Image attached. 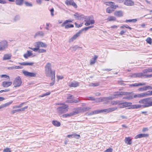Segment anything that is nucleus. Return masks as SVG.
<instances>
[{"label": "nucleus", "mask_w": 152, "mask_h": 152, "mask_svg": "<svg viewBox=\"0 0 152 152\" xmlns=\"http://www.w3.org/2000/svg\"><path fill=\"white\" fill-rule=\"evenodd\" d=\"M68 105L66 104H63L62 106L58 107L57 108L58 113L60 114H61L66 112L68 110L66 109L68 107Z\"/></svg>", "instance_id": "5"}, {"label": "nucleus", "mask_w": 152, "mask_h": 152, "mask_svg": "<svg viewBox=\"0 0 152 152\" xmlns=\"http://www.w3.org/2000/svg\"><path fill=\"white\" fill-rule=\"evenodd\" d=\"M76 136H78L79 137H80V135H78L76 133H74L72 134L68 135L67 136V137L69 138H74Z\"/></svg>", "instance_id": "32"}, {"label": "nucleus", "mask_w": 152, "mask_h": 152, "mask_svg": "<svg viewBox=\"0 0 152 152\" xmlns=\"http://www.w3.org/2000/svg\"><path fill=\"white\" fill-rule=\"evenodd\" d=\"M46 51V50L43 49H40L38 48V52L39 53H42L45 52Z\"/></svg>", "instance_id": "47"}, {"label": "nucleus", "mask_w": 152, "mask_h": 152, "mask_svg": "<svg viewBox=\"0 0 152 152\" xmlns=\"http://www.w3.org/2000/svg\"><path fill=\"white\" fill-rule=\"evenodd\" d=\"M90 109V108L88 107H85L82 108H78L75 111H73L72 113H67L66 114L63 115V117H68L71 116L76 114H78L79 112L81 111H86Z\"/></svg>", "instance_id": "2"}, {"label": "nucleus", "mask_w": 152, "mask_h": 152, "mask_svg": "<svg viewBox=\"0 0 152 152\" xmlns=\"http://www.w3.org/2000/svg\"><path fill=\"white\" fill-rule=\"evenodd\" d=\"M23 0H16V4L18 5H21L23 3Z\"/></svg>", "instance_id": "35"}, {"label": "nucleus", "mask_w": 152, "mask_h": 152, "mask_svg": "<svg viewBox=\"0 0 152 152\" xmlns=\"http://www.w3.org/2000/svg\"><path fill=\"white\" fill-rule=\"evenodd\" d=\"M99 85L98 83H92L90 84V86H98Z\"/></svg>", "instance_id": "56"}, {"label": "nucleus", "mask_w": 152, "mask_h": 152, "mask_svg": "<svg viewBox=\"0 0 152 152\" xmlns=\"http://www.w3.org/2000/svg\"><path fill=\"white\" fill-rule=\"evenodd\" d=\"M12 84L11 81H4L2 82V86L4 87L7 88L10 86Z\"/></svg>", "instance_id": "14"}, {"label": "nucleus", "mask_w": 152, "mask_h": 152, "mask_svg": "<svg viewBox=\"0 0 152 152\" xmlns=\"http://www.w3.org/2000/svg\"><path fill=\"white\" fill-rule=\"evenodd\" d=\"M1 77H4L5 78H7V80H10V77L7 75H2L1 76Z\"/></svg>", "instance_id": "54"}, {"label": "nucleus", "mask_w": 152, "mask_h": 152, "mask_svg": "<svg viewBox=\"0 0 152 152\" xmlns=\"http://www.w3.org/2000/svg\"><path fill=\"white\" fill-rule=\"evenodd\" d=\"M152 89V87L149 86H146L140 88L138 90L140 91H143L147 90H150Z\"/></svg>", "instance_id": "18"}, {"label": "nucleus", "mask_w": 152, "mask_h": 152, "mask_svg": "<svg viewBox=\"0 0 152 152\" xmlns=\"http://www.w3.org/2000/svg\"><path fill=\"white\" fill-rule=\"evenodd\" d=\"M116 96L115 95V93L113 95H112L111 96H110L109 97H108V100H109L110 99H112L116 98Z\"/></svg>", "instance_id": "41"}, {"label": "nucleus", "mask_w": 152, "mask_h": 152, "mask_svg": "<svg viewBox=\"0 0 152 152\" xmlns=\"http://www.w3.org/2000/svg\"><path fill=\"white\" fill-rule=\"evenodd\" d=\"M124 4L128 6H132L134 5V3L132 0H125L124 1Z\"/></svg>", "instance_id": "12"}, {"label": "nucleus", "mask_w": 152, "mask_h": 152, "mask_svg": "<svg viewBox=\"0 0 152 152\" xmlns=\"http://www.w3.org/2000/svg\"><path fill=\"white\" fill-rule=\"evenodd\" d=\"M57 77L58 81H59L60 80H61L63 79L64 78V77L62 76L57 75Z\"/></svg>", "instance_id": "53"}, {"label": "nucleus", "mask_w": 152, "mask_h": 152, "mask_svg": "<svg viewBox=\"0 0 152 152\" xmlns=\"http://www.w3.org/2000/svg\"><path fill=\"white\" fill-rule=\"evenodd\" d=\"M143 76V74L142 73H137L133 74L130 76L133 77H141Z\"/></svg>", "instance_id": "19"}, {"label": "nucleus", "mask_w": 152, "mask_h": 152, "mask_svg": "<svg viewBox=\"0 0 152 152\" xmlns=\"http://www.w3.org/2000/svg\"><path fill=\"white\" fill-rule=\"evenodd\" d=\"M120 95H129L130 94V93L129 92L123 91L120 92Z\"/></svg>", "instance_id": "43"}, {"label": "nucleus", "mask_w": 152, "mask_h": 152, "mask_svg": "<svg viewBox=\"0 0 152 152\" xmlns=\"http://www.w3.org/2000/svg\"><path fill=\"white\" fill-rule=\"evenodd\" d=\"M114 11V7L112 6L108 7L106 10V12L108 13H111Z\"/></svg>", "instance_id": "23"}, {"label": "nucleus", "mask_w": 152, "mask_h": 152, "mask_svg": "<svg viewBox=\"0 0 152 152\" xmlns=\"http://www.w3.org/2000/svg\"><path fill=\"white\" fill-rule=\"evenodd\" d=\"M146 84V83H135L134 84H130L129 85V86L130 87H133L135 86H144Z\"/></svg>", "instance_id": "21"}, {"label": "nucleus", "mask_w": 152, "mask_h": 152, "mask_svg": "<svg viewBox=\"0 0 152 152\" xmlns=\"http://www.w3.org/2000/svg\"><path fill=\"white\" fill-rule=\"evenodd\" d=\"M49 79L50 81V86H52L53 85L55 82V77L54 78V82H53V81L51 79Z\"/></svg>", "instance_id": "44"}, {"label": "nucleus", "mask_w": 152, "mask_h": 152, "mask_svg": "<svg viewBox=\"0 0 152 152\" xmlns=\"http://www.w3.org/2000/svg\"><path fill=\"white\" fill-rule=\"evenodd\" d=\"M117 109L116 107H113L109 108L104 110H100L101 113L105 112L106 113H108L114 111Z\"/></svg>", "instance_id": "9"}, {"label": "nucleus", "mask_w": 152, "mask_h": 152, "mask_svg": "<svg viewBox=\"0 0 152 152\" xmlns=\"http://www.w3.org/2000/svg\"><path fill=\"white\" fill-rule=\"evenodd\" d=\"M73 98V96L70 94H67V99H71Z\"/></svg>", "instance_id": "51"}, {"label": "nucleus", "mask_w": 152, "mask_h": 152, "mask_svg": "<svg viewBox=\"0 0 152 152\" xmlns=\"http://www.w3.org/2000/svg\"><path fill=\"white\" fill-rule=\"evenodd\" d=\"M7 46V42L6 41H3L0 42V51L4 50Z\"/></svg>", "instance_id": "8"}, {"label": "nucleus", "mask_w": 152, "mask_h": 152, "mask_svg": "<svg viewBox=\"0 0 152 152\" xmlns=\"http://www.w3.org/2000/svg\"><path fill=\"white\" fill-rule=\"evenodd\" d=\"M24 3L25 4V5L27 6L31 7L32 6V4L31 3L26 1H25L24 2Z\"/></svg>", "instance_id": "55"}, {"label": "nucleus", "mask_w": 152, "mask_h": 152, "mask_svg": "<svg viewBox=\"0 0 152 152\" xmlns=\"http://www.w3.org/2000/svg\"><path fill=\"white\" fill-rule=\"evenodd\" d=\"M93 111L94 112V114H98V113H101L100 110H95Z\"/></svg>", "instance_id": "61"}, {"label": "nucleus", "mask_w": 152, "mask_h": 152, "mask_svg": "<svg viewBox=\"0 0 152 152\" xmlns=\"http://www.w3.org/2000/svg\"><path fill=\"white\" fill-rule=\"evenodd\" d=\"M102 99H106V98H103L102 97H100L98 99L97 101H96L97 102H102Z\"/></svg>", "instance_id": "58"}, {"label": "nucleus", "mask_w": 152, "mask_h": 152, "mask_svg": "<svg viewBox=\"0 0 152 152\" xmlns=\"http://www.w3.org/2000/svg\"><path fill=\"white\" fill-rule=\"evenodd\" d=\"M114 15L117 17H121L123 15V12L121 10L116 11L114 12Z\"/></svg>", "instance_id": "16"}, {"label": "nucleus", "mask_w": 152, "mask_h": 152, "mask_svg": "<svg viewBox=\"0 0 152 152\" xmlns=\"http://www.w3.org/2000/svg\"><path fill=\"white\" fill-rule=\"evenodd\" d=\"M3 152H11V151L10 148H6L3 150Z\"/></svg>", "instance_id": "52"}, {"label": "nucleus", "mask_w": 152, "mask_h": 152, "mask_svg": "<svg viewBox=\"0 0 152 152\" xmlns=\"http://www.w3.org/2000/svg\"><path fill=\"white\" fill-rule=\"evenodd\" d=\"M74 16H75V18L77 20H81L82 18V15H79L77 13H76L74 14Z\"/></svg>", "instance_id": "30"}, {"label": "nucleus", "mask_w": 152, "mask_h": 152, "mask_svg": "<svg viewBox=\"0 0 152 152\" xmlns=\"http://www.w3.org/2000/svg\"><path fill=\"white\" fill-rule=\"evenodd\" d=\"M147 42L149 44H151L152 43V39L150 37L148 38L146 40Z\"/></svg>", "instance_id": "46"}, {"label": "nucleus", "mask_w": 152, "mask_h": 152, "mask_svg": "<svg viewBox=\"0 0 152 152\" xmlns=\"http://www.w3.org/2000/svg\"><path fill=\"white\" fill-rule=\"evenodd\" d=\"M10 91V89H5L4 90H1L0 91V93H2L3 92H7L9 91Z\"/></svg>", "instance_id": "59"}, {"label": "nucleus", "mask_w": 152, "mask_h": 152, "mask_svg": "<svg viewBox=\"0 0 152 152\" xmlns=\"http://www.w3.org/2000/svg\"><path fill=\"white\" fill-rule=\"evenodd\" d=\"M137 21V19H130V20H126L125 21L126 22H132L133 23H135Z\"/></svg>", "instance_id": "38"}, {"label": "nucleus", "mask_w": 152, "mask_h": 152, "mask_svg": "<svg viewBox=\"0 0 152 152\" xmlns=\"http://www.w3.org/2000/svg\"><path fill=\"white\" fill-rule=\"evenodd\" d=\"M20 19V17L19 16L17 15H16L14 19V20L15 21H17L19 20Z\"/></svg>", "instance_id": "48"}, {"label": "nucleus", "mask_w": 152, "mask_h": 152, "mask_svg": "<svg viewBox=\"0 0 152 152\" xmlns=\"http://www.w3.org/2000/svg\"><path fill=\"white\" fill-rule=\"evenodd\" d=\"M7 3V1L5 0H0V3L5 4Z\"/></svg>", "instance_id": "63"}, {"label": "nucleus", "mask_w": 152, "mask_h": 152, "mask_svg": "<svg viewBox=\"0 0 152 152\" xmlns=\"http://www.w3.org/2000/svg\"><path fill=\"white\" fill-rule=\"evenodd\" d=\"M83 29H82L79 31L77 33L75 34L69 40V42H71L75 40L77 37H79L81 34L82 33Z\"/></svg>", "instance_id": "7"}, {"label": "nucleus", "mask_w": 152, "mask_h": 152, "mask_svg": "<svg viewBox=\"0 0 152 152\" xmlns=\"http://www.w3.org/2000/svg\"><path fill=\"white\" fill-rule=\"evenodd\" d=\"M120 101H112L111 102V104L112 105H116L117 104H119L120 105Z\"/></svg>", "instance_id": "39"}, {"label": "nucleus", "mask_w": 152, "mask_h": 152, "mask_svg": "<svg viewBox=\"0 0 152 152\" xmlns=\"http://www.w3.org/2000/svg\"><path fill=\"white\" fill-rule=\"evenodd\" d=\"M142 95H143L142 97H145V96H148V91L146 92L142 93Z\"/></svg>", "instance_id": "60"}, {"label": "nucleus", "mask_w": 152, "mask_h": 152, "mask_svg": "<svg viewBox=\"0 0 152 152\" xmlns=\"http://www.w3.org/2000/svg\"><path fill=\"white\" fill-rule=\"evenodd\" d=\"M11 56L10 54H4L3 58V60H4L10 59Z\"/></svg>", "instance_id": "26"}, {"label": "nucleus", "mask_w": 152, "mask_h": 152, "mask_svg": "<svg viewBox=\"0 0 152 152\" xmlns=\"http://www.w3.org/2000/svg\"><path fill=\"white\" fill-rule=\"evenodd\" d=\"M85 21L86 22L85 24L86 26H88L90 24H93L95 23V21L94 20H85Z\"/></svg>", "instance_id": "24"}, {"label": "nucleus", "mask_w": 152, "mask_h": 152, "mask_svg": "<svg viewBox=\"0 0 152 152\" xmlns=\"http://www.w3.org/2000/svg\"><path fill=\"white\" fill-rule=\"evenodd\" d=\"M148 134H140L137 135L135 137V139L140 138L142 137H146L148 136Z\"/></svg>", "instance_id": "17"}, {"label": "nucleus", "mask_w": 152, "mask_h": 152, "mask_svg": "<svg viewBox=\"0 0 152 152\" xmlns=\"http://www.w3.org/2000/svg\"><path fill=\"white\" fill-rule=\"evenodd\" d=\"M55 77V70L52 68L51 64L48 63V78L51 79L53 83L54 82V78Z\"/></svg>", "instance_id": "3"}, {"label": "nucleus", "mask_w": 152, "mask_h": 152, "mask_svg": "<svg viewBox=\"0 0 152 152\" xmlns=\"http://www.w3.org/2000/svg\"><path fill=\"white\" fill-rule=\"evenodd\" d=\"M113 151V149L112 148H109L108 149L105 150L104 152H112Z\"/></svg>", "instance_id": "62"}, {"label": "nucleus", "mask_w": 152, "mask_h": 152, "mask_svg": "<svg viewBox=\"0 0 152 152\" xmlns=\"http://www.w3.org/2000/svg\"><path fill=\"white\" fill-rule=\"evenodd\" d=\"M52 123L53 124L56 126H59L61 125L60 122L56 121H53Z\"/></svg>", "instance_id": "33"}, {"label": "nucleus", "mask_w": 152, "mask_h": 152, "mask_svg": "<svg viewBox=\"0 0 152 152\" xmlns=\"http://www.w3.org/2000/svg\"><path fill=\"white\" fill-rule=\"evenodd\" d=\"M116 20V18L115 17L112 16H108L107 19V21H115Z\"/></svg>", "instance_id": "31"}, {"label": "nucleus", "mask_w": 152, "mask_h": 152, "mask_svg": "<svg viewBox=\"0 0 152 152\" xmlns=\"http://www.w3.org/2000/svg\"><path fill=\"white\" fill-rule=\"evenodd\" d=\"M97 57L98 56H97L96 55L94 56V57L90 60V64L92 65L94 64L96 62V60Z\"/></svg>", "instance_id": "22"}, {"label": "nucleus", "mask_w": 152, "mask_h": 152, "mask_svg": "<svg viewBox=\"0 0 152 152\" xmlns=\"http://www.w3.org/2000/svg\"><path fill=\"white\" fill-rule=\"evenodd\" d=\"M44 35V33L42 31H39L37 32L34 36V37H36L37 36H43Z\"/></svg>", "instance_id": "29"}, {"label": "nucleus", "mask_w": 152, "mask_h": 152, "mask_svg": "<svg viewBox=\"0 0 152 152\" xmlns=\"http://www.w3.org/2000/svg\"><path fill=\"white\" fill-rule=\"evenodd\" d=\"M88 100H95V99L93 97L91 96V97H88L87 99Z\"/></svg>", "instance_id": "64"}, {"label": "nucleus", "mask_w": 152, "mask_h": 152, "mask_svg": "<svg viewBox=\"0 0 152 152\" xmlns=\"http://www.w3.org/2000/svg\"><path fill=\"white\" fill-rule=\"evenodd\" d=\"M22 72L26 76L28 77H35L36 76V73L31 72L25 70H23Z\"/></svg>", "instance_id": "6"}, {"label": "nucleus", "mask_w": 152, "mask_h": 152, "mask_svg": "<svg viewBox=\"0 0 152 152\" xmlns=\"http://www.w3.org/2000/svg\"><path fill=\"white\" fill-rule=\"evenodd\" d=\"M142 107V105L140 104H134L131 105V107L129 109H138Z\"/></svg>", "instance_id": "25"}, {"label": "nucleus", "mask_w": 152, "mask_h": 152, "mask_svg": "<svg viewBox=\"0 0 152 152\" xmlns=\"http://www.w3.org/2000/svg\"><path fill=\"white\" fill-rule=\"evenodd\" d=\"M22 82L21 79L19 76L16 77L13 82L14 87L15 88L20 86L22 84Z\"/></svg>", "instance_id": "4"}, {"label": "nucleus", "mask_w": 152, "mask_h": 152, "mask_svg": "<svg viewBox=\"0 0 152 152\" xmlns=\"http://www.w3.org/2000/svg\"><path fill=\"white\" fill-rule=\"evenodd\" d=\"M78 49V46L77 45L72 47L70 48V49H71L72 51H75Z\"/></svg>", "instance_id": "42"}, {"label": "nucleus", "mask_w": 152, "mask_h": 152, "mask_svg": "<svg viewBox=\"0 0 152 152\" xmlns=\"http://www.w3.org/2000/svg\"><path fill=\"white\" fill-rule=\"evenodd\" d=\"M124 141L126 144L128 145H131L132 143V140L129 137H126Z\"/></svg>", "instance_id": "28"}, {"label": "nucleus", "mask_w": 152, "mask_h": 152, "mask_svg": "<svg viewBox=\"0 0 152 152\" xmlns=\"http://www.w3.org/2000/svg\"><path fill=\"white\" fill-rule=\"evenodd\" d=\"M74 27V25L72 24L66 25L65 26V28L66 29H68L69 28H72Z\"/></svg>", "instance_id": "45"}, {"label": "nucleus", "mask_w": 152, "mask_h": 152, "mask_svg": "<svg viewBox=\"0 0 152 152\" xmlns=\"http://www.w3.org/2000/svg\"><path fill=\"white\" fill-rule=\"evenodd\" d=\"M19 64L21 65L24 66H27L29 65L31 66L34 64V63L33 62H23L22 63H19Z\"/></svg>", "instance_id": "27"}, {"label": "nucleus", "mask_w": 152, "mask_h": 152, "mask_svg": "<svg viewBox=\"0 0 152 152\" xmlns=\"http://www.w3.org/2000/svg\"><path fill=\"white\" fill-rule=\"evenodd\" d=\"M12 101H11L10 102L6 103L4 104H3V105H1V106L2 107V108H3V107H6L7 106L9 105H10L12 103Z\"/></svg>", "instance_id": "37"}, {"label": "nucleus", "mask_w": 152, "mask_h": 152, "mask_svg": "<svg viewBox=\"0 0 152 152\" xmlns=\"http://www.w3.org/2000/svg\"><path fill=\"white\" fill-rule=\"evenodd\" d=\"M24 103H25L24 102H23V103H21V104H20L18 105L14 106L13 107V108L15 109V108H20L23 106V105L24 104Z\"/></svg>", "instance_id": "40"}, {"label": "nucleus", "mask_w": 152, "mask_h": 152, "mask_svg": "<svg viewBox=\"0 0 152 152\" xmlns=\"http://www.w3.org/2000/svg\"><path fill=\"white\" fill-rule=\"evenodd\" d=\"M142 72L144 73L152 72V67L144 69L142 71Z\"/></svg>", "instance_id": "34"}, {"label": "nucleus", "mask_w": 152, "mask_h": 152, "mask_svg": "<svg viewBox=\"0 0 152 152\" xmlns=\"http://www.w3.org/2000/svg\"><path fill=\"white\" fill-rule=\"evenodd\" d=\"M50 14H51V16L52 17L54 15V13H53V12H54V9L53 8L51 9L50 10Z\"/></svg>", "instance_id": "57"}, {"label": "nucleus", "mask_w": 152, "mask_h": 152, "mask_svg": "<svg viewBox=\"0 0 152 152\" xmlns=\"http://www.w3.org/2000/svg\"><path fill=\"white\" fill-rule=\"evenodd\" d=\"M65 4L67 5H72L75 8L77 7V5L73 0H66Z\"/></svg>", "instance_id": "10"}, {"label": "nucleus", "mask_w": 152, "mask_h": 152, "mask_svg": "<svg viewBox=\"0 0 152 152\" xmlns=\"http://www.w3.org/2000/svg\"><path fill=\"white\" fill-rule=\"evenodd\" d=\"M35 46L39 48L40 47H47L46 45L41 42H36L35 44Z\"/></svg>", "instance_id": "13"}, {"label": "nucleus", "mask_w": 152, "mask_h": 152, "mask_svg": "<svg viewBox=\"0 0 152 152\" xmlns=\"http://www.w3.org/2000/svg\"><path fill=\"white\" fill-rule=\"evenodd\" d=\"M28 108V106H26L24 107H23V108L19 109V112L24 111L25 110V109H27Z\"/></svg>", "instance_id": "49"}, {"label": "nucleus", "mask_w": 152, "mask_h": 152, "mask_svg": "<svg viewBox=\"0 0 152 152\" xmlns=\"http://www.w3.org/2000/svg\"><path fill=\"white\" fill-rule=\"evenodd\" d=\"M125 82L126 83L127 82L124 81L122 80L121 79H120L118 80V84L121 85H126V84L124 83Z\"/></svg>", "instance_id": "36"}, {"label": "nucleus", "mask_w": 152, "mask_h": 152, "mask_svg": "<svg viewBox=\"0 0 152 152\" xmlns=\"http://www.w3.org/2000/svg\"><path fill=\"white\" fill-rule=\"evenodd\" d=\"M79 83L78 82L74 81L69 83V86L71 87H76L79 86Z\"/></svg>", "instance_id": "15"}, {"label": "nucleus", "mask_w": 152, "mask_h": 152, "mask_svg": "<svg viewBox=\"0 0 152 152\" xmlns=\"http://www.w3.org/2000/svg\"><path fill=\"white\" fill-rule=\"evenodd\" d=\"M132 103L129 102H125L124 103H120V106H119L120 108H124L130 106L131 105Z\"/></svg>", "instance_id": "11"}, {"label": "nucleus", "mask_w": 152, "mask_h": 152, "mask_svg": "<svg viewBox=\"0 0 152 152\" xmlns=\"http://www.w3.org/2000/svg\"><path fill=\"white\" fill-rule=\"evenodd\" d=\"M139 103L144 104L142 105L143 107H146L152 106V98L149 97L140 100L139 102Z\"/></svg>", "instance_id": "1"}, {"label": "nucleus", "mask_w": 152, "mask_h": 152, "mask_svg": "<svg viewBox=\"0 0 152 152\" xmlns=\"http://www.w3.org/2000/svg\"><path fill=\"white\" fill-rule=\"evenodd\" d=\"M80 102V100L79 99H72V100L69 99L66 101V102L68 103H77Z\"/></svg>", "instance_id": "20"}, {"label": "nucleus", "mask_w": 152, "mask_h": 152, "mask_svg": "<svg viewBox=\"0 0 152 152\" xmlns=\"http://www.w3.org/2000/svg\"><path fill=\"white\" fill-rule=\"evenodd\" d=\"M20 112L19 109H17L15 110H13L11 111V113L12 114H14L16 113Z\"/></svg>", "instance_id": "50"}]
</instances>
